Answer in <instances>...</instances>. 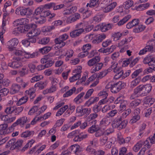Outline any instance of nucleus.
Masks as SVG:
<instances>
[{"instance_id": "14", "label": "nucleus", "mask_w": 155, "mask_h": 155, "mask_svg": "<svg viewBox=\"0 0 155 155\" xmlns=\"http://www.w3.org/2000/svg\"><path fill=\"white\" fill-rule=\"evenodd\" d=\"M87 30L85 31L84 30H75L72 31L70 33V36L72 38H75L78 36L82 33H85L86 32Z\"/></svg>"}, {"instance_id": "64", "label": "nucleus", "mask_w": 155, "mask_h": 155, "mask_svg": "<svg viewBox=\"0 0 155 155\" xmlns=\"http://www.w3.org/2000/svg\"><path fill=\"white\" fill-rule=\"evenodd\" d=\"M112 36L114 40L117 41L120 39L121 37V35L120 32H118L113 34Z\"/></svg>"}, {"instance_id": "10", "label": "nucleus", "mask_w": 155, "mask_h": 155, "mask_svg": "<svg viewBox=\"0 0 155 155\" xmlns=\"http://www.w3.org/2000/svg\"><path fill=\"white\" fill-rule=\"evenodd\" d=\"M95 28L97 29H110L114 28V25L112 24L102 23L97 25Z\"/></svg>"}, {"instance_id": "11", "label": "nucleus", "mask_w": 155, "mask_h": 155, "mask_svg": "<svg viewBox=\"0 0 155 155\" xmlns=\"http://www.w3.org/2000/svg\"><path fill=\"white\" fill-rule=\"evenodd\" d=\"M15 116H12L11 115H3L1 118L2 120L4 121L6 123H11L14 121L16 119Z\"/></svg>"}, {"instance_id": "28", "label": "nucleus", "mask_w": 155, "mask_h": 155, "mask_svg": "<svg viewBox=\"0 0 155 155\" xmlns=\"http://www.w3.org/2000/svg\"><path fill=\"white\" fill-rule=\"evenodd\" d=\"M131 17V16L130 15H128L125 16L122 20H120L117 23V24L119 26H121L126 22H127Z\"/></svg>"}, {"instance_id": "3", "label": "nucleus", "mask_w": 155, "mask_h": 155, "mask_svg": "<svg viewBox=\"0 0 155 155\" xmlns=\"http://www.w3.org/2000/svg\"><path fill=\"white\" fill-rule=\"evenodd\" d=\"M15 13L18 15L24 16L29 15L31 14L32 11L29 8L20 6L16 8Z\"/></svg>"}, {"instance_id": "56", "label": "nucleus", "mask_w": 155, "mask_h": 155, "mask_svg": "<svg viewBox=\"0 0 155 155\" xmlns=\"http://www.w3.org/2000/svg\"><path fill=\"white\" fill-rule=\"evenodd\" d=\"M150 4L147 3L140 5L137 9L138 10H144L148 8L150 6Z\"/></svg>"}, {"instance_id": "35", "label": "nucleus", "mask_w": 155, "mask_h": 155, "mask_svg": "<svg viewBox=\"0 0 155 155\" xmlns=\"http://www.w3.org/2000/svg\"><path fill=\"white\" fill-rule=\"evenodd\" d=\"M34 134V131H27L22 133L21 134V137H23L26 138L32 136Z\"/></svg>"}, {"instance_id": "7", "label": "nucleus", "mask_w": 155, "mask_h": 155, "mask_svg": "<svg viewBox=\"0 0 155 155\" xmlns=\"http://www.w3.org/2000/svg\"><path fill=\"white\" fill-rule=\"evenodd\" d=\"M81 69V67L79 66L74 70L73 73H75V74L72 77L70 78L69 80L70 82H74L80 78Z\"/></svg>"}, {"instance_id": "34", "label": "nucleus", "mask_w": 155, "mask_h": 155, "mask_svg": "<svg viewBox=\"0 0 155 155\" xmlns=\"http://www.w3.org/2000/svg\"><path fill=\"white\" fill-rule=\"evenodd\" d=\"M131 112V110L130 108H128L125 110L122 114L120 118L122 119H124L126 118Z\"/></svg>"}, {"instance_id": "12", "label": "nucleus", "mask_w": 155, "mask_h": 155, "mask_svg": "<svg viewBox=\"0 0 155 155\" xmlns=\"http://www.w3.org/2000/svg\"><path fill=\"white\" fill-rule=\"evenodd\" d=\"M139 21V20L138 19H134L127 24L126 28L128 29H129L135 27L138 25Z\"/></svg>"}, {"instance_id": "57", "label": "nucleus", "mask_w": 155, "mask_h": 155, "mask_svg": "<svg viewBox=\"0 0 155 155\" xmlns=\"http://www.w3.org/2000/svg\"><path fill=\"white\" fill-rule=\"evenodd\" d=\"M86 150L87 153L89 154H94L96 150L92 147V146L89 145L86 148Z\"/></svg>"}, {"instance_id": "54", "label": "nucleus", "mask_w": 155, "mask_h": 155, "mask_svg": "<svg viewBox=\"0 0 155 155\" xmlns=\"http://www.w3.org/2000/svg\"><path fill=\"white\" fill-rule=\"evenodd\" d=\"M8 127L7 124H2L0 125V134H5V131Z\"/></svg>"}, {"instance_id": "1", "label": "nucleus", "mask_w": 155, "mask_h": 155, "mask_svg": "<svg viewBox=\"0 0 155 155\" xmlns=\"http://www.w3.org/2000/svg\"><path fill=\"white\" fill-rule=\"evenodd\" d=\"M152 88V86L150 84H140L134 88V93L130 96V98L131 100L135 99L137 97L136 95L138 94H140L141 96H146L150 92Z\"/></svg>"}, {"instance_id": "53", "label": "nucleus", "mask_w": 155, "mask_h": 155, "mask_svg": "<svg viewBox=\"0 0 155 155\" xmlns=\"http://www.w3.org/2000/svg\"><path fill=\"white\" fill-rule=\"evenodd\" d=\"M24 29H35L37 27V25L35 24H27L24 26Z\"/></svg>"}, {"instance_id": "43", "label": "nucleus", "mask_w": 155, "mask_h": 155, "mask_svg": "<svg viewBox=\"0 0 155 155\" xmlns=\"http://www.w3.org/2000/svg\"><path fill=\"white\" fill-rule=\"evenodd\" d=\"M43 78V76L41 75H35L31 79V82L34 83L35 81H39Z\"/></svg>"}, {"instance_id": "63", "label": "nucleus", "mask_w": 155, "mask_h": 155, "mask_svg": "<svg viewBox=\"0 0 155 155\" xmlns=\"http://www.w3.org/2000/svg\"><path fill=\"white\" fill-rule=\"evenodd\" d=\"M98 95L103 98H107L108 95V94L106 91L103 90L98 94Z\"/></svg>"}, {"instance_id": "49", "label": "nucleus", "mask_w": 155, "mask_h": 155, "mask_svg": "<svg viewBox=\"0 0 155 155\" xmlns=\"http://www.w3.org/2000/svg\"><path fill=\"white\" fill-rule=\"evenodd\" d=\"M76 114L79 117L84 115L83 108L80 106L77 107L76 108Z\"/></svg>"}, {"instance_id": "30", "label": "nucleus", "mask_w": 155, "mask_h": 155, "mask_svg": "<svg viewBox=\"0 0 155 155\" xmlns=\"http://www.w3.org/2000/svg\"><path fill=\"white\" fill-rule=\"evenodd\" d=\"M54 42L56 45H58L60 48H62L66 44L65 42L63 41L59 37L58 38H56L54 40Z\"/></svg>"}, {"instance_id": "16", "label": "nucleus", "mask_w": 155, "mask_h": 155, "mask_svg": "<svg viewBox=\"0 0 155 155\" xmlns=\"http://www.w3.org/2000/svg\"><path fill=\"white\" fill-rule=\"evenodd\" d=\"M103 66V64L102 63H96L91 70L90 72L91 73L93 74L96 71H99L101 69Z\"/></svg>"}, {"instance_id": "25", "label": "nucleus", "mask_w": 155, "mask_h": 155, "mask_svg": "<svg viewBox=\"0 0 155 155\" xmlns=\"http://www.w3.org/2000/svg\"><path fill=\"white\" fill-rule=\"evenodd\" d=\"M84 93L82 92L78 94V96L74 99V101L77 104H79L81 102V98L83 97L84 95Z\"/></svg>"}, {"instance_id": "59", "label": "nucleus", "mask_w": 155, "mask_h": 155, "mask_svg": "<svg viewBox=\"0 0 155 155\" xmlns=\"http://www.w3.org/2000/svg\"><path fill=\"white\" fill-rule=\"evenodd\" d=\"M155 102L154 98L151 97H147L146 98L145 102L150 105L152 104Z\"/></svg>"}, {"instance_id": "21", "label": "nucleus", "mask_w": 155, "mask_h": 155, "mask_svg": "<svg viewBox=\"0 0 155 155\" xmlns=\"http://www.w3.org/2000/svg\"><path fill=\"white\" fill-rule=\"evenodd\" d=\"M35 90L33 88L29 89L25 91V93L29 96L31 99H33L35 97Z\"/></svg>"}, {"instance_id": "36", "label": "nucleus", "mask_w": 155, "mask_h": 155, "mask_svg": "<svg viewBox=\"0 0 155 155\" xmlns=\"http://www.w3.org/2000/svg\"><path fill=\"white\" fill-rule=\"evenodd\" d=\"M28 119L25 116L22 117L17 120V122L18 123L21 125H23L28 121Z\"/></svg>"}, {"instance_id": "46", "label": "nucleus", "mask_w": 155, "mask_h": 155, "mask_svg": "<svg viewBox=\"0 0 155 155\" xmlns=\"http://www.w3.org/2000/svg\"><path fill=\"white\" fill-rule=\"evenodd\" d=\"M24 107L22 106L16 107L14 106V112L16 114H19L23 110Z\"/></svg>"}, {"instance_id": "44", "label": "nucleus", "mask_w": 155, "mask_h": 155, "mask_svg": "<svg viewBox=\"0 0 155 155\" xmlns=\"http://www.w3.org/2000/svg\"><path fill=\"white\" fill-rule=\"evenodd\" d=\"M128 123V121L126 120H124L122 121H120V125L118 128L119 130L125 128Z\"/></svg>"}, {"instance_id": "42", "label": "nucleus", "mask_w": 155, "mask_h": 155, "mask_svg": "<svg viewBox=\"0 0 155 155\" xmlns=\"http://www.w3.org/2000/svg\"><path fill=\"white\" fill-rule=\"evenodd\" d=\"M118 111L117 110H112L107 113L106 117L107 118L112 117H114L117 114Z\"/></svg>"}, {"instance_id": "33", "label": "nucleus", "mask_w": 155, "mask_h": 155, "mask_svg": "<svg viewBox=\"0 0 155 155\" xmlns=\"http://www.w3.org/2000/svg\"><path fill=\"white\" fill-rule=\"evenodd\" d=\"M57 89V86L53 85H51V87L49 88L46 89L44 91L45 94L48 93H51L55 92Z\"/></svg>"}, {"instance_id": "52", "label": "nucleus", "mask_w": 155, "mask_h": 155, "mask_svg": "<svg viewBox=\"0 0 155 155\" xmlns=\"http://www.w3.org/2000/svg\"><path fill=\"white\" fill-rule=\"evenodd\" d=\"M147 52L152 53L155 52V46L152 45H146L145 47Z\"/></svg>"}, {"instance_id": "37", "label": "nucleus", "mask_w": 155, "mask_h": 155, "mask_svg": "<svg viewBox=\"0 0 155 155\" xmlns=\"http://www.w3.org/2000/svg\"><path fill=\"white\" fill-rule=\"evenodd\" d=\"M108 129L106 130L105 131L102 130H97L95 134V136L96 137H99L104 134H109L110 132H107Z\"/></svg>"}, {"instance_id": "45", "label": "nucleus", "mask_w": 155, "mask_h": 155, "mask_svg": "<svg viewBox=\"0 0 155 155\" xmlns=\"http://www.w3.org/2000/svg\"><path fill=\"white\" fill-rule=\"evenodd\" d=\"M76 90V88L75 87H73L72 89H70L69 91H67L65 93L63 94L64 97H67L71 96L73 93H74Z\"/></svg>"}, {"instance_id": "31", "label": "nucleus", "mask_w": 155, "mask_h": 155, "mask_svg": "<svg viewBox=\"0 0 155 155\" xmlns=\"http://www.w3.org/2000/svg\"><path fill=\"white\" fill-rule=\"evenodd\" d=\"M28 99V97L27 96H25L20 99L16 103L17 106H20L25 103Z\"/></svg>"}, {"instance_id": "2", "label": "nucleus", "mask_w": 155, "mask_h": 155, "mask_svg": "<svg viewBox=\"0 0 155 155\" xmlns=\"http://www.w3.org/2000/svg\"><path fill=\"white\" fill-rule=\"evenodd\" d=\"M112 0H100V5L103 11L105 13L108 12L113 10L116 6V2H112Z\"/></svg>"}, {"instance_id": "8", "label": "nucleus", "mask_w": 155, "mask_h": 155, "mask_svg": "<svg viewBox=\"0 0 155 155\" xmlns=\"http://www.w3.org/2000/svg\"><path fill=\"white\" fill-rule=\"evenodd\" d=\"M106 37V35L104 34H101L97 35H94V39L92 41V42L94 44H97L101 42Z\"/></svg>"}, {"instance_id": "51", "label": "nucleus", "mask_w": 155, "mask_h": 155, "mask_svg": "<svg viewBox=\"0 0 155 155\" xmlns=\"http://www.w3.org/2000/svg\"><path fill=\"white\" fill-rule=\"evenodd\" d=\"M45 86V84L44 82H39L35 85V88H38L39 89H42Z\"/></svg>"}, {"instance_id": "23", "label": "nucleus", "mask_w": 155, "mask_h": 155, "mask_svg": "<svg viewBox=\"0 0 155 155\" xmlns=\"http://www.w3.org/2000/svg\"><path fill=\"white\" fill-rule=\"evenodd\" d=\"M62 23V21L60 20H58L54 21L52 23L51 26H49L47 28V29H54L56 28L58 26L61 25Z\"/></svg>"}, {"instance_id": "50", "label": "nucleus", "mask_w": 155, "mask_h": 155, "mask_svg": "<svg viewBox=\"0 0 155 155\" xmlns=\"http://www.w3.org/2000/svg\"><path fill=\"white\" fill-rule=\"evenodd\" d=\"M50 41V38L48 37H45L39 40L38 43L42 45L47 44Z\"/></svg>"}, {"instance_id": "40", "label": "nucleus", "mask_w": 155, "mask_h": 155, "mask_svg": "<svg viewBox=\"0 0 155 155\" xmlns=\"http://www.w3.org/2000/svg\"><path fill=\"white\" fill-rule=\"evenodd\" d=\"M51 49L50 46H45L39 49V51L43 54H45L49 52Z\"/></svg>"}, {"instance_id": "6", "label": "nucleus", "mask_w": 155, "mask_h": 155, "mask_svg": "<svg viewBox=\"0 0 155 155\" xmlns=\"http://www.w3.org/2000/svg\"><path fill=\"white\" fill-rule=\"evenodd\" d=\"M13 51V53L15 55L17 56L23 55L25 58H33L35 55V54H30V53L25 51H22L20 50H16Z\"/></svg>"}, {"instance_id": "48", "label": "nucleus", "mask_w": 155, "mask_h": 155, "mask_svg": "<svg viewBox=\"0 0 155 155\" xmlns=\"http://www.w3.org/2000/svg\"><path fill=\"white\" fill-rule=\"evenodd\" d=\"M141 143L140 141L134 146L133 148L134 151L137 152L142 147Z\"/></svg>"}, {"instance_id": "60", "label": "nucleus", "mask_w": 155, "mask_h": 155, "mask_svg": "<svg viewBox=\"0 0 155 155\" xmlns=\"http://www.w3.org/2000/svg\"><path fill=\"white\" fill-rule=\"evenodd\" d=\"M142 71L141 69H137L134 71L131 75V78H136L138 75Z\"/></svg>"}, {"instance_id": "24", "label": "nucleus", "mask_w": 155, "mask_h": 155, "mask_svg": "<svg viewBox=\"0 0 155 155\" xmlns=\"http://www.w3.org/2000/svg\"><path fill=\"white\" fill-rule=\"evenodd\" d=\"M33 18L36 22L40 24H43L45 21V18L41 15L40 16H34Z\"/></svg>"}, {"instance_id": "27", "label": "nucleus", "mask_w": 155, "mask_h": 155, "mask_svg": "<svg viewBox=\"0 0 155 155\" xmlns=\"http://www.w3.org/2000/svg\"><path fill=\"white\" fill-rule=\"evenodd\" d=\"M122 120L120 118L115 119L112 122V125L113 128H118L120 122Z\"/></svg>"}, {"instance_id": "20", "label": "nucleus", "mask_w": 155, "mask_h": 155, "mask_svg": "<svg viewBox=\"0 0 155 155\" xmlns=\"http://www.w3.org/2000/svg\"><path fill=\"white\" fill-rule=\"evenodd\" d=\"M110 123V120L107 118H103L100 122L99 125L101 127L103 128L104 127H106L109 125Z\"/></svg>"}, {"instance_id": "61", "label": "nucleus", "mask_w": 155, "mask_h": 155, "mask_svg": "<svg viewBox=\"0 0 155 155\" xmlns=\"http://www.w3.org/2000/svg\"><path fill=\"white\" fill-rule=\"evenodd\" d=\"M14 106L7 107L5 110V112L7 114H12L14 112Z\"/></svg>"}, {"instance_id": "29", "label": "nucleus", "mask_w": 155, "mask_h": 155, "mask_svg": "<svg viewBox=\"0 0 155 155\" xmlns=\"http://www.w3.org/2000/svg\"><path fill=\"white\" fill-rule=\"evenodd\" d=\"M99 0H91L89 3L87 4L86 6L90 8L97 6L99 4Z\"/></svg>"}, {"instance_id": "9", "label": "nucleus", "mask_w": 155, "mask_h": 155, "mask_svg": "<svg viewBox=\"0 0 155 155\" xmlns=\"http://www.w3.org/2000/svg\"><path fill=\"white\" fill-rule=\"evenodd\" d=\"M26 30V36L28 37H36L40 34V30Z\"/></svg>"}, {"instance_id": "38", "label": "nucleus", "mask_w": 155, "mask_h": 155, "mask_svg": "<svg viewBox=\"0 0 155 155\" xmlns=\"http://www.w3.org/2000/svg\"><path fill=\"white\" fill-rule=\"evenodd\" d=\"M134 2L132 0H127L124 3V7L125 9L130 8L133 4Z\"/></svg>"}, {"instance_id": "5", "label": "nucleus", "mask_w": 155, "mask_h": 155, "mask_svg": "<svg viewBox=\"0 0 155 155\" xmlns=\"http://www.w3.org/2000/svg\"><path fill=\"white\" fill-rule=\"evenodd\" d=\"M125 86V84L121 81H119L115 84L113 83L111 91L113 93H117L121 89L124 87Z\"/></svg>"}, {"instance_id": "22", "label": "nucleus", "mask_w": 155, "mask_h": 155, "mask_svg": "<svg viewBox=\"0 0 155 155\" xmlns=\"http://www.w3.org/2000/svg\"><path fill=\"white\" fill-rule=\"evenodd\" d=\"M140 141L142 142V146L143 145L145 148L149 149L151 146V140L150 137L147 138L144 141L141 140Z\"/></svg>"}, {"instance_id": "17", "label": "nucleus", "mask_w": 155, "mask_h": 155, "mask_svg": "<svg viewBox=\"0 0 155 155\" xmlns=\"http://www.w3.org/2000/svg\"><path fill=\"white\" fill-rule=\"evenodd\" d=\"M141 81V78L138 77L131 81L130 87V88H133L137 86Z\"/></svg>"}, {"instance_id": "15", "label": "nucleus", "mask_w": 155, "mask_h": 155, "mask_svg": "<svg viewBox=\"0 0 155 155\" xmlns=\"http://www.w3.org/2000/svg\"><path fill=\"white\" fill-rule=\"evenodd\" d=\"M100 61V58L98 56H95L89 60L87 62V64L89 66H92L98 63Z\"/></svg>"}, {"instance_id": "32", "label": "nucleus", "mask_w": 155, "mask_h": 155, "mask_svg": "<svg viewBox=\"0 0 155 155\" xmlns=\"http://www.w3.org/2000/svg\"><path fill=\"white\" fill-rule=\"evenodd\" d=\"M68 105H66L63 107H61L57 112L56 116L59 117L61 115L68 109Z\"/></svg>"}, {"instance_id": "47", "label": "nucleus", "mask_w": 155, "mask_h": 155, "mask_svg": "<svg viewBox=\"0 0 155 155\" xmlns=\"http://www.w3.org/2000/svg\"><path fill=\"white\" fill-rule=\"evenodd\" d=\"M19 72L20 73V76H24L28 73V70L26 67L24 66L19 71Z\"/></svg>"}, {"instance_id": "41", "label": "nucleus", "mask_w": 155, "mask_h": 155, "mask_svg": "<svg viewBox=\"0 0 155 155\" xmlns=\"http://www.w3.org/2000/svg\"><path fill=\"white\" fill-rule=\"evenodd\" d=\"M111 69L108 68V69L105 70L101 72L98 75L97 78L99 79H101L103 77L105 76L108 72L111 71Z\"/></svg>"}, {"instance_id": "58", "label": "nucleus", "mask_w": 155, "mask_h": 155, "mask_svg": "<svg viewBox=\"0 0 155 155\" xmlns=\"http://www.w3.org/2000/svg\"><path fill=\"white\" fill-rule=\"evenodd\" d=\"M87 24V22H81L76 25V28L78 29H83L86 27Z\"/></svg>"}, {"instance_id": "39", "label": "nucleus", "mask_w": 155, "mask_h": 155, "mask_svg": "<svg viewBox=\"0 0 155 155\" xmlns=\"http://www.w3.org/2000/svg\"><path fill=\"white\" fill-rule=\"evenodd\" d=\"M12 33L16 36L21 35L22 34L26 33V30H14Z\"/></svg>"}, {"instance_id": "19", "label": "nucleus", "mask_w": 155, "mask_h": 155, "mask_svg": "<svg viewBox=\"0 0 155 155\" xmlns=\"http://www.w3.org/2000/svg\"><path fill=\"white\" fill-rule=\"evenodd\" d=\"M141 103V100L137 99L131 101L130 103L129 107L130 108H134L139 105Z\"/></svg>"}, {"instance_id": "13", "label": "nucleus", "mask_w": 155, "mask_h": 155, "mask_svg": "<svg viewBox=\"0 0 155 155\" xmlns=\"http://www.w3.org/2000/svg\"><path fill=\"white\" fill-rule=\"evenodd\" d=\"M21 88V86L16 84H12L10 88V92L12 94L18 93Z\"/></svg>"}, {"instance_id": "62", "label": "nucleus", "mask_w": 155, "mask_h": 155, "mask_svg": "<svg viewBox=\"0 0 155 155\" xmlns=\"http://www.w3.org/2000/svg\"><path fill=\"white\" fill-rule=\"evenodd\" d=\"M153 60V58L151 56H147L144 58L143 62L145 64H148L149 65V63L152 61Z\"/></svg>"}, {"instance_id": "4", "label": "nucleus", "mask_w": 155, "mask_h": 155, "mask_svg": "<svg viewBox=\"0 0 155 155\" xmlns=\"http://www.w3.org/2000/svg\"><path fill=\"white\" fill-rule=\"evenodd\" d=\"M18 43V40L16 38L11 39L7 43V48L10 51L14 50Z\"/></svg>"}, {"instance_id": "18", "label": "nucleus", "mask_w": 155, "mask_h": 155, "mask_svg": "<svg viewBox=\"0 0 155 155\" xmlns=\"http://www.w3.org/2000/svg\"><path fill=\"white\" fill-rule=\"evenodd\" d=\"M99 100V98L98 97H91L89 100L85 102L84 105L86 106L89 107L92 104L98 101Z\"/></svg>"}, {"instance_id": "26", "label": "nucleus", "mask_w": 155, "mask_h": 155, "mask_svg": "<svg viewBox=\"0 0 155 155\" xmlns=\"http://www.w3.org/2000/svg\"><path fill=\"white\" fill-rule=\"evenodd\" d=\"M8 65L14 69L17 68L21 66V63L18 61H13L12 62L9 63Z\"/></svg>"}, {"instance_id": "55", "label": "nucleus", "mask_w": 155, "mask_h": 155, "mask_svg": "<svg viewBox=\"0 0 155 155\" xmlns=\"http://www.w3.org/2000/svg\"><path fill=\"white\" fill-rule=\"evenodd\" d=\"M9 92V90L7 88H2L0 91V95L2 97L5 96L8 94Z\"/></svg>"}]
</instances>
